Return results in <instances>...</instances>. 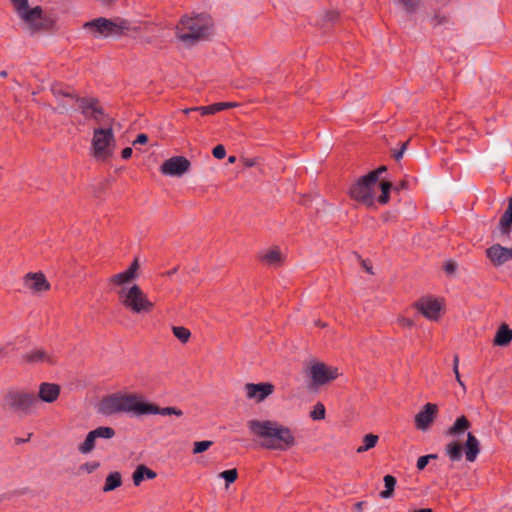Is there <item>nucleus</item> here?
<instances>
[{"instance_id": "obj_1", "label": "nucleus", "mask_w": 512, "mask_h": 512, "mask_svg": "<svg viewBox=\"0 0 512 512\" xmlns=\"http://www.w3.org/2000/svg\"><path fill=\"white\" fill-rule=\"evenodd\" d=\"M247 427L265 449L287 451L296 445L292 430L278 421L251 419Z\"/></svg>"}, {"instance_id": "obj_2", "label": "nucleus", "mask_w": 512, "mask_h": 512, "mask_svg": "<svg viewBox=\"0 0 512 512\" xmlns=\"http://www.w3.org/2000/svg\"><path fill=\"white\" fill-rule=\"evenodd\" d=\"M145 401L137 394L113 393L99 403V412L104 415L134 413L144 415Z\"/></svg>"}, {"instance_id": "obj_3", "label": "nucleus", "mask_w": 512, "mask_h": 512, "mask_svg": "<svg viewBox=\"0 0 512 512\" xmlns=\"http://www.w3.org/2000/svg\"><path fill=\"white\" fill-rule=\"evenodd\" d=\"M82 28L93 38L120 37L130 29V22L123 18L98 17L83 24Z\"/></svg>"}, {"instance_id": "obj_4", "label": "nucleus", "mask_w": 512, "mask_h": 512, "mask_svg": "<svg viewBox=\"0 0 512 512\" xmlns=\"http://www.w3.org/2000/svg\"><path fill=\"white\" fill-rule=\"evenodd\" d=\"M209 29V18L204 14L192 18L183 17L176 27V36L181 42L193 45L200 39L205 38Z\"/></svg>"}, {"instance_id": "obj_5", "label": "nucleus", "mask_w": 512, "mask_h": 512, "mask_svg": "<svg viewBox=\"0 0 512 512\" xmlns=\"http://www.w3.org/2000/svg\"><path fill=\"white\" fill-rule=\"evenodd\" d=\"M120 303L132 313L140 314L151 312L154 304L147 298L142 289L134 284L129 288H122L118 292Z\"/></svg>"}, {"instance_id": "obj_6", "label": "nucleus", "mask_w": 512, "mask_h": 512, "mask_svg": "<svg viewBox=\"0 0 512 512\" xmlns=\"http://www.w3.org/2000/svg\"><path fill=\"white\" fill-rule=\"evenodd\" d=\"M3 403L5 408L14 413L28 415L33 412L38 398L34 393L10 389L5 393Z\"/></svg>"}, {"instance_id": "obj_7", "label": "nucleus", "mask_w": 512, "mask_h": 512, "mask_svg": "<svg viewBox=\"0 0 512 512\" xmlns=\"http://www.w3.org/2000/svg\"><path fill=\"white\" fill-rule=\"evenodd\" d=\"M463 451L465 453L466 460L470 463H473L480 453L479 440L471 432L467 433V439L464 446L457 441H451L445 446V454L452 462L460 461L463 456Z\"/></svg>"}, {"instance_id": "obj_8", "label": "nucleus", "mask_w": 512, "mask_h": 512, "mask_svg": "<svg viewBox=\"0 0 512 512\" xmlns=\"http://www.w3.org/2000/svg\"><path fill=\"white\" fill-rule=\"evenodd\" d=\"M376 183H374L368 175L361 176L357 179L349 188V196L351 199L360 202L367 207L374 206V189Z\"/></svg>"}, {"instance_id": "obj_9", "label": "nucleus", "mask_w": 512, "mask_h": 512, "mask_svg": "<svg viewBox=\"0 0 512 512\" xmlns=\"http://www.w3.org/2000/svg\"><path fill=\"white\" fill-rule=\"evenodd\" d=\"M113 131L111 128H96L92 139L93 154L98 159H106L111 155L109 146L113 141Z\"/></svg>"}, {"instance_id": "obj_10", "label": "nucleus", "mask_w": 512, "mask_h": 512, "mask_svg": "<svg viewBox=\"0 0 512 512\" xmlns=\"http://www.w3.org/2000/svg\"><path fill=\"white\" fill-rule=\"evenodd\" d=\"M308 374L315 385L327 384L339 376L338 369L336 367L327 366L322 362L312 363Z\"/></svg>"}, {"instance_id": "obj_11", "label": "nucleus", "mask_w": 512, "mask_h": 512, "mask_svg": "<svg viewBox=\"0 0 512 512\" xmlns=\"http://www.w3.org/2000/svg\"><path fill=\"white\" fill-rule=\"evenodd\" d=\"M414 307L428 320L438 321L441 316L443 303L433 297H421L414 303Z\"/></svg>"}, {"instance_id": "obj_12", "label": "nucleus", "mask_w": 512, "mask_h": 512, "mask_svg": "<svg viewBox=\"0 0 512 512\" xmlns=\"http://www.w3.org/2000/svg\"><path fill=\"white\" fill-rule=\"evenodd\" d=\"M190 168V161L183 156H174L163 162L160 172L168 176H182Z\"/></svg>"}, {"instance_id": "obj_13", "label": "nucleus", "mask_w": 512, "mask_h": 512, "mask_svg": "<svg viewBox=\"0 0 512 512\" xmlns=\"http://www.w3.org/2000/svg\"><path fill=\"white\" fill-rule=\"evenodd\" d=\"M244 390L249 400L260 403L274 392V385L269 382L247 383L244 386Z\"/></svg>"}, {"instance_id": "obj_14", "label": "nucleus", "mask_w": 512, "mask_h": 512, "mask_svg": "<svg viewBox=\"0 0 512 512\" xmlns=\"http://www.w3.org/2000/svg\"><path fill=\"white\" fill-rule=\"evenodd\" d=\"M75 102L78 103L81 113L86 118H88V117L93 118L98 122L101 120V117L103 116L104 111H103L102 107L99 106L98 99L93 98V97H88V98L82 97L81 98V97L77 96V100H75Z\"/></svg>"}, {"instance_id": "obj_15", "label": "nucleus", "mask_w": 512, "mask_h": 512, "mask_svg": "<svg viewBox=\"0 0 512 512\" xmlns=\"http://www.w3.org/2000/svg\"><path fill=\"white\" fill-rule=\"evenodd\" d=\"M438 407L434 403H426L423 409L415 415V426L418 430L426 431L432 425Z\"/></svg>"}, {"instance_id": "obj_16", "label": "nucleus", "mask_w": 512, "mask_h": 512, "mask_svg": "<svg viewBox=\"0 0 512 512\" xmlns=\"http://www.w3.org/2000/svg\"><path fill=\"white\" fill-rule=\"evenodd\" d=\"M24 286L34 293L47 291L50 284L42 272L27 273L23 278Z\"/></svg>"}, {"instance_id": "obj_17", "label": "nucleus", "mask_w": 512, "mask_h": 512, "mask_svg": "<svg viewBox=\"0 0 512 512\" xmlns=\"http://www.w3.org/2000/svg\"><path fill=\"white\" fill-rule=\"evenodd\" d=\"M486 256L494 266L498 267L512 258V248L494 244L486 249Z\"/></svg>"}, {"instance_id": "obj_18", "label": "nucleus", "mask_w": 512, "mask_h": 512, "mask_svg": "<svg viewBox=\"0 0 512 512\" xmlns=\"http://www.w3.org/2000/svg\"><path fill=\"white\" fill-rule=\"evenodd\" d=\"M19 17L29 25L31 31H39L42 29L43 24L41 22L43 17V10L40 6H35L33 8L28 7Z\"/></svg>"}, {"instance_id": "obj_19", "label": "nucleus", "mask_w": 512, "mask_h": 512, "mask_svg": "<svg viewBox=\"0 0 512 512\" xmlns=\"http://www.w3.org/2000/svg\"><path fill=\"white\" fill-rule=\"evenodd\" d=\"M139 269L138 259L135 258L127 270L117 273L108 279L109 284L116 286H123L137 278V271Z\"/></svg>"}, {"instance_id": "obj_20", "label": "nucleus", "mask_w": 512, "mask_h": 512, "mask_svg": "<svg viewBox=\"0 0 512 512\" xmlns=\"http://www.w3.org/2000/svg\"><path fill=\"white\" fill-rule=\"evenodd\" d=\"M60 395V386L56 383L43 382L39 386L38 400L46 403L55 402Z\"/></svg>"}, {"instance_id": "obj_21", "label": "nucleus", "mask_w": 512, "mask_h": 512, "mask_svg": "<svg viewBox=\"0 0 512 512\" xmlns=\"http://www.w3.org/2000/svg\"><path fill=\"white\" fill-rule=\"evenodd\" d=\"M148 414H159L162 416L175 415L181 417L183 411L177 407H159L153 403L145 402L144 415Z\"/></svg>"}, {"instance_id": "obj_22", "label": "nucleus", "mask_w": 512, "mask_h": 512, "mask_svg": "<svg viewBox=\"0 0 512 512\" xmlns=\"http://www.w3.org/2000/svg\"><path fill=\"white\" fill-rule=\"evenodd\" d=\"M51 91L57 100H60L62 98L69 99L73 102L77 100L78 95L75 93V91L71 87L64 86L63 84H53L51 86Z\"/></svg>"}, {"instance_id": "obj_23", "label": "nucleus", "mask_w": 512, "mask_h": 512, "mask_svg": "<svg viewBox=\"0 0 512 512\" xmlns=\"http://www.w3.org/2000/svg\"><path fill=\"white\" fill-rule=\"evenodd\" d=\"M471 427V423L469 420L464 416L458 417L454 424L448 428L446 431V434L449 436H460L465 433L469 428Z\"/></svg>"}, {"instance_id": "obj_24", "label": "nucleus", "mask_w": 512, "mask_h": 512, "mask_svg": "<svg viewBox=\"0 0 512 512\" xmlns=\"http://www.w3.org/2000/svg\"><path fill=\"white\" fill-rule=\"evenodd\" d=\"M512 229V197L508 200V206L499 221V230L504 235H509Z\"/></svg>"}, {"instance_id": "obj_25", "label": "nucleus", "mask_w": 512, "mask_h": 512, "mask_svg": "<svg viewBox=\"0 0 512 512\" xmlns=\"http://www.w3.org/2000/svg\"><path fill=\"white\" fill-rule=\"evenodd\" d=\"M157 476L156 472L141 464L137 466L133 472L132 479L135 486H139L145 479H154Z\"/></svg>"}, {"instance_id": "obj_26", "label": "nucleus", "mask_w": 512, "mask_h": 512, "mask_svg": "<svg viewBox=\"0 0 512 512\" xmlns=\"http://www.w3.org/2000/svg\"><path fill=\"white\" fill-rule=\"evenodd\" d=\"M24 359L29 363H41V362H47L49 364H54V358L50 355H48L44 350L42 349H35L30 351L24 356Z\"/></svg>"}, {"instance_id": "obj_27", "label": "nucleus", "mask_w": 512, "mask_h": 512, "mask_svg": "<svg viewBox=\"0 0 512 512\" xmlns=\"http://www.w3.org/2000/svg\"><path fill=\"white\" fill-rule=\"evenodd\" d=\"M512 340V329H510L506 324H502L494 338V344L499 346H505L509 344Z\"/></svg>"}, {"instance_id": "obj_28", "label": "nucleus", "mask_w": 512, "mask_h": 512, "mask_svg": "<svg viewBox=\"0 0 512 512\" xmlns=\"http://www.w3.org/2000/svg\"><path fill=\"white\" fill-rule=\"evenodd\" d=\"M122 484L121 474L117 471L111 472L105 479L104 492L113 491Z\"/></svg>"}, {"instance_id": "obj_29", "label": "nucleus", "mask_w": 512, "mask_h": 512, "mask_svg": "<svg viewBox=\"0 0 512 512\" xmlns=\"http://www.w3.org/2000/svg\"><path fill=\"white\" fill-rule=\"evenodd\" d=\"M96 446V438L94 434L90 431L85 440L78 446V451L80 454L86 455L94 450Z\"/></svg>"}, {"instance_id": "obj_30", "label": "nucleus", "mask_w": 512, "mask_h": 512, "mask_svg": "<svg viewBox=\"0 0 512 512\" xmlns=\"http://www.w3.org/2000/svg\"><path fill=\"white\" fill-rule=\"evenodd\" d=\"M262 260L270 265L277 266L282 262V255L278 249H272L263 255Z\"/></svg>"}, {"instance_id": "obj_31", "label": "nucleus", "mask_w": 512, "mask_h": 512, "mask_svg": "<svg viewBox=\"0 0 512 512\" xmlns=\"http://www.w3.org/2000/svg\"><path fill=\"white\" fill-rule=\"evenodd\" d=\"M378 439V436L374 434L365 435L363 438V445L357 448V453H363L368 451L369 449H372L373 447L376 446Z\"/></svg>"}, {"instance_id": "obj_32", "label": "nucleus", "mask_w": 512, "mask_h": 512, "mask_svg": "<svg viewBox=\"0 0 512 512\" xmlns=\"http://www.w3.org/2000/svg\"><path fill=\"white\" fill-rule=\"evenodd\" d=\"M384 486H385V490L380 492V496L382 498H389L395 489L396 478L392 475L384 476Z\"/></svg>"}, {"instance_id": "obj_33", "label": "nucleus", "mask_w": 512, "mask_h": 512, "mask_svg": "<svg viewBox=\"0 0 512 512\" xmlns=\"http://www.w3.org/2000/svg\"><path fill=\"white\" fill-rule=\"evenodd\" d=\"M96 439H111L115 436L116 432L113 428L107 426H100L91 431Z\"/></svg>"}, {"instance_id": "obj_34", "label": "nucleus", "mask_w": 512, "mask_h": 512, "mask_svg": "<svg viewBox=\"0 0 512 512\" xmlns=\"http://www.w3.org/2000/svg\"><path fill=\"white\" fill-rule=\"evenodd\" d=\"M172 332L174 336L182 343L188 342L191 336L190 330L183 326H173Z\"/></svg>"}, {"instance_id": "obj_35", "label": "nucleus", "mask_w": 512, "mask_h": 512, "mask_svg": "<svg viewBox=\"0 0 512 512\" xmlns=\"http://www.w3.org/2000/svg\"><path fill=\"white\" fill-rule=\"evenodd\" d=\"M381 195L378 198L380 204H386L389 201V194L392 188L391 182L383 181L380 183Z\"/></svg>"}, {"instance_id": "obj_36", "label": "nucleus", "mask_w": 512, "mask_h": 512, "mask_svg": "<svg viewBox=\"0 0 512 512\" xmlns=\"http://www.w3.org/2000/svg\"><path fill=\"white\" fill-rule=\"evenodd\" d=\"M407 13H414L420 6L421 0H396Z\"/></svg>"}, {"instance_id": "obj_37", "label": "nucleus", "mask_w": 512, "mask_h": 512, "mask_svg": "<svg viewBox=\"0 0 512 512\" xmlns=\"http://www.w3.org/2000/svg\"><path fill=\"white\" fill-rule=\"evenodd\" d=\"M313 420H322L325 418V407L321 402H318L310 413Z\"/></svg>"}, {"instance_id": "obj_38", "label": "nucleus", "mask_w": 512, "mask_h": 512, "mask_svg": "<svg viewBox=\"0 0 512 512\" xmlns=\"http://www.w3.org/2000/svg\"><path fill=\"white\" fill-rule=\"evenodd\" d=\"M76 103L77 102H73V101H71L69 99L62 98V99L58 100V105H57L56 110L59 113H65L69 109L73 108Z\"/></svg>"}, {"instance_id": "obj_39", "label": "nucleus", "mask_w": 512, "mask_h": 512, "mask_svg": "<svg viewBox=\"0 0 512 512\" xmlns=\"http://www.w3.org/2000/svg\"><path fill=\"white\" fill-rule=\"evenodd\" d=\"M212 444H213L212 441H207V440L195 442L194 448H193V453L194 454L202 453V452L208 450L212 446Z\"/></svg>"}, {"instance_id": "obj_40", "label": "nucleus", "mask_w": 512, "mask_h": 512, "mask_svg": "<svg viewBox=\"0 0 512 512\" xmlns=\"http://www.w3.org/2000/svg\"><path fill=\"white\" fill-rule=\"evenodd\" d=\"M238 473L236 469L225 470L220 474L227 484L233 483L237 479Z\"/></svg>"}, {"instance_id": "obj_41", "label": "nucleus", "mask_w": 512, "mask_h": 512, "mask_svg": "<svg viewBox=\"0 0 512 512\" xmlns=\"http://www.w3.org/2000/svg\"><path fill=\"white\" fill-rule=\"evenodd\" d=\"M16 13L19 15H21L23 13V11H25L28 7H29V4H28V0H10Z\"/></svg>"}, {"instance_id": "obj_42", "label": "nucleus", "mask_w": 512, "mask_h": 512, "mask_svg": "<svg viewBox=\"0 0 512 512\" xmlns=\"http://www.w3.org/2000/svg\"><path fill=\"white\" fill-rule=\"evenodd\" d=\"M458 365H459V356L456 354L453 357V372L455 374L456 381L459 383L460 386L463 387V389H465V384L461 380V377L459 374Z\"/></svg>"}, {"instance_id": "obj_43", "label": "nucleus", "mask_w": 512, "mask_h": 512, "mask_svg": "<svg viewBox=\"0 0 512 512\" xmlns=\"http://www.w3.org/2000/svg\"><path fill=\"white\" fill-rule=\"evenodd\" d=\"M458 365H459V356L456 354L453 357V372L455 374L456 381L459 383L460 386L463 387V389H465V384L461 380V377L459 374Z\"/></svg>"}, {"instance_id": "obj_44", "label": "nucleus", "mask_w": 512, "mask_h": 512, "mask_svg": "<svg viewBox=\"0 0 512 512\" xmlns=\"http://www.w3.org/2000/svg\"><path fill=\"white\" fill-rule=\"evenodd\" d=\"M458 365H459V356L456 354L453 357V372L455 374L456 381L459 383L460 386L463 387V389H465V384L461 380V377L459 374Z\"/></svg>"}, {"instance_id": "obj_45", "label": "nucleus", "mask_w": 512, "mask_h": 512, "mask_svg": "<svg viewBox=\"0 0 512 512\" xmlns=\"http://www.w3.org/2000/svg\"><path fill=\"white\" fill-rule=\"evenodd\" d=\"M387 170L386 166H380L379 168L369 172L367 175H368V178H370L374 183L377 184L378 182V179L380 177V175L385 172Z\"/></svg>"}, {"instance_id": "obj_46", "label": "nucleus", "mask_w": 512, "mask_h": 512, "mask_svg": "<svg viewBox=\"0 0 512 512\" xmlns=\"http://www.w3.org/2000/svg\"><path fill=\"white\" fill-rule=\"evenodd\" d=\"M214 105H215L214 111L217 113V112H220V111H223L226 109L236 107L237 103H235V102H218V103H214Z\"/></svg>"}, {"instance_id": "obj_47", "label": "nucleus", "mask_w": 512, "mask_h": 512, "mask_svg": "<svg viewBox=\"0 0 512 512\" xmlns=\"http://www.w3.org/2000/svg\"><path fill=\"white\" fill-rule=\"evenodd\" d=\"M214 107H215V105L213 103L208 106H198V107H195V109H197V112H200V114L202 116H206V115L216 114V112L214 111Z\"/></svg>"}, {"instance_id": "obj_48", "label": "nucleus", "mask_w": 512, "mask_h": 512, "mask_svg": "<svg viewBox=\"0 0 512 512\" xmlns=\"http://www.w3.org/2000/svg\"><path fill=\"white\" fill-rule=\"evenodd\" d=\"M212 154L216 159H223L226 155L225 147L221 144L215 146L212 150Z\"/></svg>"}, {"instance_id": "obj_49", "label": "nucleus", "mask_w": 512, "mask_h": 512, "mask_svg": "<svg viewBox=\"0 0 512 512\" xmlns=\"http://www.w3.org/2000/svg\"><path fill=\"white\" fill-rule=\"evenodd\" d=\"M99 465L100 464L98 462H87L81 466V469L88 473H92L99 467Z\"/></svg>"}, {"instance_id": "obj_50", "label": "nucleus", "mask_w": 512, "mask_h": 512, "mask_svg": "<svg viewBox=\"0 0 512 512\" xmlns=\"http://www.w3.org/2000/svg\"><path fill=\"white\" fill-rule=\"evenodd\" d=\"M444 271L447 273V274H453L456 269H457V265L454 261H447L445 264H444Z\"/></svg>"}, {"instance_id": "obj_51", "label": "nucleus", "mask_w": 512, "mask_h": 512, "mask_svg": "<svg viewBox=\"0 0 512 512\" xmlns=\"http://www.w3.org/2000/svg\"><path fill=\"white\" fill-rule=\"evenodd\" d=\"M397 321L399 325L407 328H412L415 325V322L410 318L400 317Z\"/></svg>"}, {"instance_id": "obj_52", "label": "nucleus", "mask_w": 512, "mask_h": 512, "mask_svg": "<svg viewBox=\"0 0 512 512\" xmlns=\"http://www.w3.org/2000/svg\"><path fill=\"white\" fill-rule=\"evenodd\" d=\"M429 463V461L427 460V457L424 456H421L418 458L417 460V464H416V467L418 470H424L425 467L427 466V464Z\"/></svg>"}, {"instance_id": "obj_53", "label": "nucleus", "mask_w": 512, "mask_h": 512, "mask_svg": "<svg viewBox=\"0 0 512 512\" xmlns=\"http://www.w3.org/2000/svg\"><path fill=\"white\" fill-rule=\"evenodd\" d=\"M148 142V136L144 133L138 134L136 139L133 141V145L146 144Z\"/></svg>"}, {"instance_id": "obj_54", "label": "nucleus", "mask_w": 512, "mask_h": 512, "mask_svg": "<svg viewBox=\"0 0 512 512\" xmlns=\"http://www.w3.org/2000/svg\"><path fill=\"white\" fill-rule=\"evenodd\" d=\"M407 145H408V142L403 143V144H402V146H401V148H400L398 151H395V152L393 153V157H394L396 160H399V159H401V158H402L403 153H404V151H405V150H406V148H407Z\"/></svg>"}, {"instance_id": "obj_55", "label": "nucleus", "mask_w": 512, "mask_h": 512, "mask_svg": "<svg viewBox=\"0 0 512 512\" xmlns=\"http://www.w3.org/2000/svg\"><path fill=\"white\" fill-rule=\"evenodd\" d=\"M133 151L132 148L126 147L121 151V157L125 160L129 159L132 155Z\"/></svg>"}, {"instance_id": "obj_56", "label": "nucleus", "mask_w": 512, "mask_h": 512, "mask_svg": "<svg viewBox=\"0 0 512 512\" xmlns=\"http://www.w3.org/2000/svg\"><path fill=\"white\" fill-rule=\"evenodd\" d=\"M361 264L367 273L373 274L372 265L367 260H362Z\"/></svg>"}, {"instance_id": "obj_57", "label": "nucleus", "mask_w": 512, "mask_h": 512, "mask_svg": "<svg viewBox=\"0 0 512 512\" xmlns=\"http://www.w3.org/2000/svg\"><path fill=\"white\" fill-rule=\"evenodd\" d=\"M434 20L436 21L437 24H442V23L446 22V17H444V16H435Z\"/></svg>"}, {"instance_id": "obj_58", "label": "nucleus", "mask_w": 512, "mask_h": 512, "mask_svg": "<svg viewBox=\"0 0 512 512\" xmlns=\"http://www.w3.org/2000/svg\"><path fill=\"white\" fill-rule=\"evenodd\" d=\"M411 512H433L431 508L414 509Z\"/></svg>"}, {"instance_id": "obj_59", "label": "nucleus", "mask_w": 512, "mask_h": 512, "mask_svg": "<svg viewBox=\"0 0 512 512\" xmlns=\"http://www.w3.org/2000/svg\"><path fill=\"white\" fill-rule=\"evenodd\" d=\"M178 268L177 267H174L172 268L171 270L167 271L166 272V275L171 277L172 275H174L176 272H177Z\"/></svg>"}, {"instance_id": "obj_60", "label": "nucleus", "mask_w": 512, "mask_h": 512, "mask_svg": "<svg viewBox=\"0 0 512 512\" xmlns=\"http://www.w3.org/2000/svg\"><path fill=\"white\" fill-rule=\"evenodd\" d=\"M364 504H365V502H356V503L354 504V507H355V509H357V510H361V509H363V505H364Z\"/></svg>"}, {"instance_id": "obj_61", "label": "nucleus", "mask_w": 512, "mask_h": 512, "mask_svg": "<svg viewBox=\"0 0 512 512\" xmlns=\"http://www.w3.org/2000/svg\"><path fill=\"white\" fill-rule=\"evenodd\" d=\"M194 111H197V109H195V107H192V108H185V109H183V110H182V112H183L184 114H189V113L194 112Z\"/></svg>"}, {"instance_id": "obj_62", "label": "nucleus", "mask_w": 512, "mask_h": 512, "mask_svg": "<svg viewBox=\"0 0 512 512\" xmlns=\"http://www.w3.org/2000/svg\"><path fill=\"white\" fill-rule=\"evenodd\" d=\"M425 457H427V460H431V459H437L438 458V455L437 454H428V455H425Z\"/></svg>"}, {"instance_id": "obj_63", "label": "nucleus", "mask_w": 512, "mask_h": 512, "mask_svg": "<svg viewBox=\"0 0 512 512\" xmlns=\"http://www.w3.org/2000/svg\"><path fill=\"white\" fill-rule=\"evenodd\" d=\"M330 20H334L337 17V14L335 12H330L327 14Z\"/></svg>"}, {"instance_id": "obj_64", "label": "nucleus", "mask_w": 512, "mask_h": 512, "mask_svg": "<svg viewBox=\"0 0 512 512\" xmlns=\"http://www.w3.org/2000/svg\"><path fill=\"white\" fill-rule=\"evenodd\" d=\"M7 76H8L7 71H5V70L0 71V77L6 78Z\"/></svg>"}]
</instances>
